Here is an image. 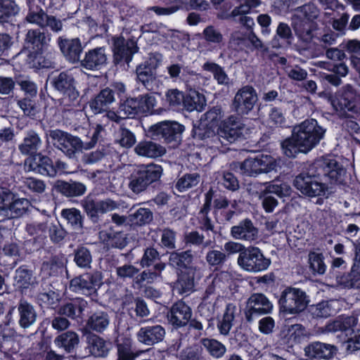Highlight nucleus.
Returning a JSON list of instances; mask_svg holds the SVG:
<instances>
[{
	"instance_id": "obj_1",
	"label": "nucleus",
	"mask_w": 360,
	"mask_h": 360,
	"mask_svg": "<svg viewBox=\"0 0 360 360\" xmlns=\"http://www.w3.org/2000/svg\"><path fill=\"white\" fill-rule=\"evenodd\" d=\"M345 173L338 162L331 158L316 160L307 172L297 175L293 182L295 187L309 198L323 195L327 190L326 183L338 181Z\"/></svg>"
},
{
	"instance_id": "obj_2",
	"label": "nucleus",
	"mask_w": 360,
	"mask_h": 360,
	"mask_svg": "<svg viewBox=\"0 0 360 360\" xmlns=\"http://www.w3.org/2000/svg\"><path fill=\"white\" fill-rule=\"evenodd\" d=\"M325 132L316 120H305L295 125L291 136L281 143L283 153L288 158H294L299 153H308L323 138Z\"/></svg>"
},
{
	"instance_id": "obj_3",
	"label": "nucleus",
	"mask_w": 360,
	"mask_h": 360,
	"mask_svg": "<svg viewBox=\"0 0 360 360\" xmlns=\"http://www.w3.org/2000/svg\"><path fill=\"white\" fill-rule=\"evenodd\" d=\"M320 11L314 4H307L295 10L292 18V26L295 34L303 41H310L314 32L318 29L314 21L319 16Z\"/></svg>"
},
{
	"instance_id": "obj_4",
	"label": "nucleus",
	"mask_w": 360,
	"mask_h": 360,
	"mask_svg": "<svg viewBox=\"0 0 360 360\" xmlns=\"http://www.w3.org/2000/svg\"><path fill=\"white\" fill-rule=\"evenodd\" d=\"M329 101L340 116H347L348 112L360 115V94L351 84L343 86L329 98Z\"/></svg>"
},
{
	"instance_id": "obj_5",
	"label": "nucleus",
	"mask_w": 360,
	"mask_h": 360,
	"mask_svg": "<svg viewBox=\"0 0 360 360\" xmlns=\"http://www.w3.org/2000/svg\"><path fill=\"white\" fill-rule=\"evenodd\" d=\"M49 137L51 139L53 146L70 158H74L77 153L94 147V141L84 142L79 137L60 129L51 130Z\"/></svg>"
},
{
	"instance_id": "obj_6",
	"label": "nucleus",
	"mask_w": 360,
	"mask_h": 360,
	"mask_svg": "<svg viewBox=\"0 0 360 360\" xmlns=\"http://www.w3.org/2000/svg\"><path fill=\"white\" fill-rule=\"evenodd\" d=\"M50 41V37L46 36L44 32L38 30H32L28 31L26 36V42L28 46H31L32 49L35 50L34 53H28L27 51L22 52L19 56H26L27 65L29 68H49L50 63L43 60L41 53H38L39 51L48 44Z\"/></svg>"
},
{
	"instance_id": "obj_7",
	"label": "nucleus",
	"mask_w": 360,
	"mask_h": 360,
	"mask_svg": "<svg viewBox=\"0 0 360 360\" xmlns=\"http://www.w3.org/2000/svg\"><path fill=\"white\" fill-rule=\"evenodd\" d=\"M162 172V169L158 165H141L131 174L129 187L134 193H139L158 180Z\"/></svg>"
},
{
	"instance_id": "obj_8",
	"label": "nucleus",
	"mask_w": 360,
	"mask_h": 360,
	"mask_svg": "<svg viewBox=\"0 0 360 360\" xmlns=\"http://www.w3.org/2000/svg\"><path fill=\"white\" fill-rule=\"evenodd\" d=\"M237 263L246 271L257 273L267 269L271 261L264 256L259 248L249 246L238 255Z\"/></svg>"
},
{
	"instance_id": "obj_9",
	"label": "nucleus",
	"mask_w": 360,
	"mask_h": 360,
	"mask_svg": "<svg viewBox=\"0 0 360 360\" xmlns=\"http://www.w3.org/2000/svg\"><path fill=\"white\" fill-rule=\"evenodd\" d=\"M309 300L306 293L295 288H286L281 295L279 304L281 309L289 314H295L302 311L307 306Z\"/></svg>"
},
{
	"instance_id": "obj_10",
	"label": "nucleus",
	"mask_w": 360,
	"mask_h": 360,
	"mask_svg": "<svg viewBox=\"0 0 360 360\" xmlns=\"http://www.w3.org/2000/svg\"><path fill=\"white\" fill-rule=\"evenodd\" d=\"M248 131L245 124L239 118L231 115L221 122L218 129V137L222 143L224 141L233 143L244 139Z\"/></svg>"
},
{
	"instance_id": "obj_11",
	"label": "nucleus",
	"mask_w": 360,
	"mask_h": 360,
	"mask_svg": "<svg viewBox=\"0 0 360 360\" xmlns=\"http://www.w3.org/2000/svg\"><path fill=\"white\" fill-rule=\"evenodd\" d=\"M239 5L236 6L230 13L221 15V19H231L240 24L248 30H252L255 25L254 20L248 14L251 9L259 6L260 0H238Z\"/></svg>"
},
{
	"instance_id": "obj_12",
	"label": "nucleus",
	"mask_w": 360,
	"mask_h": 360,
	"mask_svg": "<svg viewBox=\"0 0 360 360\" xmlns=\"http://www.w3.org/2000/svg\"><path fill=\"white\" fill-rule=\"evenodd\" d=\"M238 165L240 172L250 176L269 172L276 167V162L272 157L264 155L249 158Z\"/></svg>"
},
{
	"instance_id": "obj_13",
	"label": "nucleus",
	"mask_w": 360,
	"mask_h": 360,
	"mask_svg": "<svg viewBox=\"0 0 360 360\" xmlns=\"http://www.w3.org/2000/svg\"><path fill=\"white\" fill-rule=\"evenodd\" d=\"M184 126L176 122L163 121L152 125L149 133L153 138H162L167 143H179L181 141Z\"/></svg>"
},
{
	"instance_id": "obj_14",
	"label": "nucleus",
	"mask_w": 360,
	"mask_h": 360,
	"mask_svg": "<svg viewBox=\"0 0 360 360\" xmlns=\"http://www.w3.org/2000/svg\"><path fill=\"white\" fill-rule=\"evenodd\" d=\"M256 90L246 85L238 90L233 100L232 106L237 114L248 115L255 107L257 101Z\"/></svg>"
},
{
	"instance_id": "obj_15",
	"label": "nucleus",
	"mask_w": 360,
	"mask_h": 360,
	"mask_svg": "<svg viewBox=\"0 0 360 360\" xmlns=\"http://www.w3.org/2000/svg\"><path fill=\"white\" fill-rule=\"evenodd\" d=\"M101 283V276L98 272L85 274L73 278L70 281V288L76 292L90 295L96 291Z\"/></svg>"
},
{
	"instance_id": "obj_16",
	"label": "nucleus",
	"mask_w": 360,
	"mask_h": 360,
	"mask_svg": "<svg viewBox=\"0 0 360 360\" xmlns=\"http://www.w3.org/2000/svg\"><path fill=\"white\" fill-rule=\"evenodd\" d=\"M273 309L272 303L263 294L252 295L247 302L245 311L246 319L250 322L255 316L269 314Z\"/></svg>"
},
{
	"instance_id": "obj_17",
	"label": "nucleus",
	"mask_w": 360,
	"mask_h": 360,
	"mask_svg": "<svg viewBox=\"0 0 360 360\" xmlns=\"http://www.w3.org/2000/svg\"><path fill=\"white\" fill-rule=\"evenodd\" d=\"M112 51L114 60L119 63L124 60L127 63L131 61L133 55L138 51V47L135 41L130 39L125 41L122 37L112 39Z\"/></svg>"
},
{
	"instance_id": "obj_18",
	"label": "nucleus",
	"mask_w": 360,
	"mask_h": 360,
	"mask_svg": "<svg viewBox=\"0 0 360 360\" xmlns=\"http://www.w3.org/2000/svg\"><path fill=\"white\" fill-rule=\"evenodd\" d=\"M25 167L28 171H32L44 176H55L57 170L52 160L40 153L36 154L25 160Z\"/></svg>"
},
{
	"instance_id": "obj_19",
	"label": "nucleus",
	"mask_w": 360,
	"mask_h": 360,
	"mask_svg": "<svg viewBox=\"0 0 360 360\" xmlns=\"http://www.w3.org/2000/svg\"><path fill=\"white\" fill-rule=\"evenodd\" d=\"M120 205L110 198L96 201L87 197L83 202V207L88 216L91 219H97L99 214H105L113 211L119 207Z\"/></svg>"
},
{
	"instance_id": "obj_20",
	"label": "nucleus",
	"mask_w": 360,
	"mask_h": 360,
	"mask_svg": "<svg viewBox=\"0 0 360 360\" xmlns=\"http://www.w3.org/2000/svg\"><path fill=\"white\" fill-rule=\"evenodd\" d=\"M230 234L236 240L252 242L258 238V229L250 219H245L232 226Z\"/></svg>"
},
{
	"instance_id": "obj_21",
	"label": "nucleus",
	"mask_w": 360,
	"mask_h": 360,
	"mask_svg": "<svg viewBox=\"0 0 360 360\" xmlns=\"http://www.w3.org/2000/svg\"><path fill=\"white\" fill-rule=\"evenodd\" d=\"M337 347L330 344L314 342L304 348L305 356L310 359L329 360L336 354Z\"/></svg>"
},
{
	"instance_id": "obj_22",
	"label": "nucleus",
	"mask_w": 360,
	"mask_h": 360,
	"mask_svg": "<svg viewBox=\"0 0 360 360\" xmlns=\"http://www.w3.org/2000/svg\"><path fill=\"white\" fill-rule=\"evenodd\" d=\"M198 271L195 266H188L182 270L174 285V290L179 294L188 295L192 292L194 289L195 276Z\"/></svg>"
},
{
	"instance_id": "obj_23",
	"label": "nucleus",
	"mask_w": 360,
	"mask_h": 360,
	"mask_svg": "<svg viewBox=\"0 0 360 360\" xmlns=\"http://www.w3.org/2000/svg\"><path fill=\"white\" fill-rule=\"evenodd\" d=\"M53 86L71 101H76L79 97V92L75 86V79L68 72H61L56 77L53 79Z\"/></svg>"
},
{
	"instance_id": "obj_24",
	"label": "nucleus",
	"mask_w": 360,
	"mask_h": 360,
	"mask_svg": "<svg viewBox=\"0 0 360 360\" xmlns=\"http://www.w3.org/2000/svg\"><path fill=\"white\" fill-rule=\"evenodd\" d=\"M165 335V330L160 325L141 327L136 336L138 340L146 345H153L161 342Z\"/></svg>"
},
{
	"instance_id": "obj_25",
	"label": "nucleus",
	"mask_w": 360,
	"mask_h": 360,
	"mask_svg": "<svg viewBox=\"0 0 360 360\" xmlns=\"http://www.w3.org/2000/svg\"><path fill=\"white\" fill-rule=\"evenodd\" d=\"M192 315L191 308L183 302L174 304L168 314L169 323L175 327L186 326L190 321Z\"/></svg>"
},
{
	"instance_id": "obj_26",
	"label": "nucleus",
	"mask_w": 360,
	"mask_h": 360,
	"mask_svg": "<svg viewBox=\"0 0 360 360\" xmlns=\"http://www.w3.org/2000/svg\"><path fill=\"white\" fill-rule=\"evenodd\" d=\"M137 79L148 91H156L160 86V81L156 77L155 70L147 63L139 65L136 69Z\"/></svg>"
},
{
	"instance_id": "obj_27",
	"label": "nucleus",
	"mask_w": 360,
	"mask_h": 360,
	"mask_svg": "<svg viewBox=\"0 0 360 360\" xmlns=\"http://www.w3.org/2000/svg\"><path fill=\"white\" fill-rule=\"evenodd\" d=\"M107 54L104 47H97L86 53L82 65L87 70H100L107 63Z\"/></svg>"
},
{
	"instance_id": "obj_28",
	"label": "nucleus",
	"mask_w": 360,
	"mask_h": 360,
	"mask_svg": "<svg viewBox=\"0 0 360 360\" xmlns=\"http://www.w3.org/2000/svg\"><path fill=\"white\" fill-rule=\"evenodd\" d=\"M336 284L341 288H360V262H354L349 273L336 276Z\"/></svg>"
},
{
	"instance_id": "obj_29",
	"label": "nucleus",
	"mask_w": 360,
	"mask_h": 360,
	"mask_svg": "<svg viewBox=\"0 0 360 360\" xmlns=\"http://www.w3.org/2000/svg\"><path fill=\"white\" fill-rule=\"evenodd\" d=\"M42 145L39 134L30 129L25 132L22 142L18 145V150L22 155H32L37 152Z\"/></svg>"
},
{
	"instance_id": "obj_30",
	"label": "nucleus",
	"mask_w": 360,
	"mask_h": 360,
	"mask_svg": "<svg viewBox=\"0 0 360 360\" xmlns=\"http://www.w3.org/2000/svg\"><path fill=\"white\" fill-rule=\"evenodd\" d=\"M115 101L114 92L110 88L101 90L94 98L89 102L91 110L95 114L101 113Z\"/></svg>"
},
{
	"instance_id": "obj_31",
	"label": "nucleus",
	"mask_w": 360,
	"mask_h": 360,
	"mask_svg": "<svg viewBox=\"0 0 360 360\" xmlns=\"http://www.w3.org/2000/svg\"><path fill=\"white\" fill-rule=\"evenodd\" d=\"M58 45L65 57L70 62L79 60L82 51L81 42L79 39H62L59 38Z\"/></svg>"
},
{
	"instance_id": "obj_32",
	"label": "nucleus",
	"mask_w": 360,
	"mask_h": 360,
	"mask_svg": "<svg viewBox=\"0 0 360 360\" xmlns=\"http://www.w3.org/2000/svg\"><path fill=\"white\" fill-rule=\"evenodd\" d=\"M135 153L143 157L156 158L162 156L166 149L161 145L151 141H141L134 148Z\"/></svg>"
},
{
	"instance_id": "obj_33",
	"label": "nucleus",
	"mask_w": 360,
	"mask_h": 360,
	"mask_svg": "<svg viewBox=\"0 0 360 360\" xmlns=\"http://www.w3.org/2000/svg\"><path fill=\"white\" fill-rule=\"evenodd\" d=\"M19 325L27 328L33 325L37 320V311L34 307L25 300H21L18 306Z\"/></svg>"
},
{
	"instance_id": "obj_34",
	"label": "nucleus",
	"mask_w": 360,
	"mask_h": 360,
	"mask_svg": "<svg viewBox=\"0 0 360 360\" xmlns=\"http://www.w3.org/2000/svg\"><path fill=\"white\" fill-rule=\"evenodd\" d=\"M30 202L25 198H13L10 203L1 211V215L7 218H17L26 212Z\"/></svg>"
},
{
	"instance_id": "obj_35",
	"label": "nucleus",
	"mask_w": 360,
	"mask_h": 360,
	"mask_svg": "<svg viewBox=\"0 0 360 360\" xmlns=\"http://www.w3.org/2000/svg\"><path fill=\"white\" fill-rule=\"evenodd\" d=\"M237 313V307L232 303L226 304L222 316L217 321V328L220 334L227 335L232 328L235 316Z\"/></svg>"
},
{
	"instance_id": "obj_36",
	"label": "nucleus",
	"mask_w": 360,
	"mask_h": 360,
	"mask_svg": "<svg viewBox=\"0 0 360 360\" xmlns=\"http://www.w3.org/2000/svg\"><path fill=\"white\" fill-rule=\"evenodd\" d=\"M293 39L290 27L285 22H280L276 30V35L271 40L273 48H281L284 45H290Z\"/></svg>"
},
{
	"instance_id": "obj_37",
	"label": "nucleus",
	"mask_w": 360,
	"mask_h": 360,
	"mask_svg": "<svg viewBox=\"0 0 360 360\" xmlns=\"http://www.w3.org/2000/svg\"><path fill=\"white\" fill-rule=\"evenodd\" d=\"M55 187L58 192L67 197L79 196L86 191V186L83 184L76 181H58Z\"/></svg>"
},
{
	"instance_id": "obj_38",
	"label": "nucleus",
	"mask_w": 360,
	"mask_h": 360,
	"mask_svg": "<svg viewBox=\"0 0 360 360\" xmlns=\"http://www.w3.org/2000/svg\"><path fill=\"white\" fill-rule=\"evenodd\" d=\"M110 322V317L106 312L96 311L89 317L86 326L91 330L102 333L108 328Z\"/></svg>"
},
{
	"instance_id": "obj_39",
	"label": "nucleus",
	"mask_w": 360,
	"mask_h": 360,
	"mask_svg": "<svg viewBox=\"0 0 360 360\" xmlns=\"http://www.w3.org/2000/svg\"><path fill=\"white\" fill-rule=\"evenodd\" d=\"M206 105V99L203 94L195 90H191L184 96V106L188 111H202Z\"/></svg>"
},
{
	"instance_id": "obj_40",
	"label": "nucleus",
	"mask_w": 360,
	"mask_h": 360,
	"mask_svg": "<svg viewBox=\"0 0 360 360\" xmlns=\"http://www.w3.org/2000/svg\"><path fill=\"white\" fill-rule=\"evenodd\" d=\"M89 350L91 354L96 357H105L110 349V343L97 335L89 338Z\"/></svg>"
},
{
	"instance_id": "obj_41",
	"label": "nucleus",
	"mask_w": 360,
	"mask_h": 360,
	"mask_svg": "<svg viewBox=\"0 0 360 360\" xmlns=\"http://www.w3.org/2000/svg\"><path fill=\"white\" fill-rule=\"evenodd\" d=\"M357 323V319L354 316H346L338 319L326 326V331L335 333L338 331H347L352 329Z\"/></svg>"
},
{
	"instance_id": "obj_42",
	"label": "nucleus",
	"mask_w": 360,
	"mask_h": 360,
	"mask_svg": "<svg viewBox=\"0 0 360 360\" xmlns=\"http://www.w3.org/2000/svg\"><path fill=\"white\" fill-rule=\"evenodd\" d=\"M79 342L78 335L72 331L62 333L54 340V343L58 347L63 348L68 352H72Z\"/></svg>"
},
{
	"instance_id": "obj_43",
	"label": "nucleus",
	"mask_w": 360,
	"mask_h": 360,
	"mask_svg": "<svg viewBox=\"0 0 360 360\" xmlns=\"http://www.w3.org/2000/svg\"><path fill=\"white\" fill-rule=\"evenodd\" d=\"M337 300L321 302L311 308V313L316 318H326L337 312Z\"/></svg>"
},
{
	"instance_id": "obj_44",
	"label": "nucleus",
	"mask_w": 360,
	"mask_h": 360,
	"mask_svg": "<svg viewBox=\"0 0 360 360\" xmlns=\"http://www.w3.org/2000/svg\"><path fill=\"white\" fill-rule=\"evenodd\" d=\"M212 195V191H210L206 193L205 202L204 203L203 207L201 209L199 213L200 228L203 231H214V224L210 218L207 216L211 205Z\"/></svg>"
},
{
	"instance_id": "obj_45",
	"label": "nucleus",
	"mask_w": 360,
	"mask_h": 360,
	"mask_svg": "<svg viewBox=\"0 0 360 360\" xmlns=\"http://www.w3.org/2000/svg\"><path fill=\"white\" fill-rule=\"evenodd\" d=\"M201 343L207 352L214 358H221L226 352V346L217 340L203 338L201 340Z\"/></svg>"
},
{
	"instance_id": "obj_46",
	"label": "nucleus",
	"mask_w": 360,
	"mask_h": 360,
	"mask_svg": "<svg viewBox=\"0 0 360 360\" xmlns=\"http://www.w3.org/2000/svg\"><path fill=\"white\" fill-rule=\"evenodd\" d=\"M86 302L84 300H77L61 306L58 310L60 315H65L71 319L79 316L86 307Z\"/></svg>"
},
{
	"instance_id": "obj_47",
	"label": "nucleus",
	"mask_w": 360,
	"mask_h": 360,
	"mask_svg": "<svg viewBox=\"0 0 360 360\" xmlns=\"http://www.w3.org/2000/svg\"><path fill=\"white\" fill-rule=\"evenodd\" d=\"M193 259L191 251H184L181 252H173L169 255V264L178 269H184L187 267Z\"/></svg>"
},
{
	"instance_id": "obj_48",
	"label": "nucleus",
	"mask_w": 360,
	"mask_h": 360,
	"mask_svg": "<svg viewBox=\"0 0 360 360\" xmlns=\"http://www.w3.org/2000/svg\"><path fill=\"white\" fill-rule=\"evenodd\" d=\"M307 335L305 328L300 324H294L288 327L285 338L291 345L301 342Z\"/></svg>"
},
{
	"instance_id": "obj_49",
	"label": "nucleus",
	"mask_w": 360,
	"mask_h": 360,
	"mask_svg": "<svg viewBox=\"0 0 360 360\" xmlns=\"http://www.w3.org/2000/svg\"><path fill=\"white\" fill-rule=\"evenodd\" d=\"M152 219L153 214L148 208L141 207L128 216V221L131 225L142 226L148 224Z\"/></svg>"
},
{
	"instance_id": "obj_50",
	"label": "nucleus",
	"mask_w": 360,
	"mask_h": 360,
	"mask_svg": "<svg viewBox=\"0 0 360 360\" xmlns=\"http://www.w3.org/2000/svg\"><path fill=\"white\" fill-rule=\"evenodd\" d=\"M99 238L108 245L122 248L126 245V241L121 233H112L108 231H101Z\"/></svg>"
},
{
	"instance_id": "obj_51",
	"label": "nucleus",
	"mask_w": 360,
	"mask_h": 360,
	"mask_svg": "<svg viewBox=\"0 0 360 360\" xmlns=\"http://www.w3.org/2000/svg\"><path fill=\"white\" fill-rule=\"evenodd\" d=\"M19 8L12 0H0V23L7 22L18 14Z\"/></svg>"
},
{
	"instance_id": "obj_52",
	"label": "nucleus",
	"mask_w": 360,
	"mask_h": 360,
	"mask_svg": "<svg viewBox=\"0 0 360 360\" xmlns=\"http://www.w3.org/2000/svg\"><path fill=\"white\" fill-rule=\"evenodd\" d=\"M185 240L187 244H191L195 246L202 245L203 248H213L215 244L214 238L205 240V236L196 231L186 233Z\"/></svg>"
},
{
	"instance_id": "obj_53",
	"label": "nucleus",
	"mask_w": 360,
	"mask_h": 360,
	"mask_svg": "<svg viewBox=\"0 0 360 360\" xmlns=\"http://www.w3.org/2000/svg\"><path fill=\"white\" fill-rule=\"evenodd\" d=\"M264 191L266 193H274L281 198H283L291 195L292 188L285 182L274 181L266 186Z\"/></svg>"
},
{
	"instance_id": "obj_54",
	"label": "nucleus",
	"mask_w": 360,
	"mask_h": 360,
	"mask_svg": "<svg viewBox=\"0 0 360 360\" xmlns=\"http://www.w3.org/2000/svg\"><path fill=\"white\" fill-rule=\"evenodd\" d=\"M64 265L63 257H53L43 263L41 271L46 275L54 276L63 269Z\"/></svg>"
},
{
	"instance_id": "obj_55",
	"label": "nucleus",
	"mask_w": 360,
	"mask_h": 360,
	"mask_svg": "<svg viewBox=\"0 0 360 360\" xmlns=\"http://www.w3.org/2000/svg\"><path fill=\"white\" fill-rule=\"evenodd\" d=\"M203 70L209 71L213 74L214 78L219 84H228L229 78L223 68L214 63H205L202 66Z\"/></svg>"
},
{
	"instance_id": "obj_56",
	"label": "nucleus",
	"mask_w": 360,
	"mask_h": 360,
	"mask_svg": "<svg viewBox=\"0 0 360 360\" xmlns=\"http://www.w3.org/2000/svg\"><path fill=\"white\" fill-rule=\"evenodd\" d=\"M119 109L122 115L126 117H134L141 113L139 103L136 98H127L124 103H121Z\"/></svg>"
},
{
	"instance_id": "obj_57",
	"label": "nucleus",
	"mask_w": 360,
	"mask_h": 360,
	"mask_svg": "<svg viewBox=\"0 0 360 360\" xmlns=\"http://www.w3.org/2000/svg\"><path fill=\"white\" fill-rule=\"evenodd\" d=\"M34 283L30 271L20 267L15 271V285L20 289L27 288Z\"/></svg>"
},
{
	"instance_id": "obj_58",
	"label": "nucleus",
	"mask_w": 360,
	"mask_h": 360,
	"mask_svg": "<svg viewBox=\"0 0 360 360\" xmlns=\"http://www.w3.org/2000/svg\"><path fill=\"white\" fill-rule=\"evenodd\" d=\"M117 348V360H134L140 354L144 352V351H140L137 353L133 352L131 349V345L129 341L118 344Z\"/></svg>"
},
{
	"instance_id": "obj_59",
	"label": "nucleus",
	"mask_w": 360,
	"mask_h": 360,
	"mask_svg": "<svg viewBox=\"0 0 360 360\" xmlns=\"http://www.w3.org/2000/svg\"><path fill=\"white\" fill-rule=\"evenodd\" d=\"M200 178V175L197 173L185 174L178 180L176 187L182 192L198 185Z\"/></svg>"
},
{
	"instance_id": "obj_60",
	"label": "nucleus",
	"mask_w": 360,
	"mask_h": 360,
	"mask_svg": "<svg viewBox=\"0 0 360 360\" xmlns=\"http://www.w3.org/2000/svg\"><path fill=\"white\" fill-rule=\"evenodd\" d=\"M116 141L122 147L131 148L136 142V137L129 129L120 127L116 134Z\"/></svg>"
},
{
	"instance_id": "obj_61",
	"label": "nucleus",
	"mask_w": 360,
	"mask_h": 360,
	"mask_svg": "<svg viewBox=\"0 0 360 360\" xmlns=\"http://www.w3.org/2000/svg\"><path fill=\"white\" fill-rule=\"evenodd\" d=\"M75 262L79 267H89L92 262V257L90 251L84 247L79 248L75 254Z\"/></svg>"
},
{
	"instance_id": "obj_62",
	"label": "nucleus",
	"mask_w": 360,
	"mask_h": 360,
	"mask_svg": "<svg viewBox=\"0 0 360 360\" xmlns=\"http://www.w3.org/2000/svg\"><path fill=\"white\" fill-rule=\"evenodd\" d=\"M309 261L311 269L319 274H323L326 270V266L323 260V255L319 253L311 252L309 255Z\"/></svg>"
},
{
	"instance_id": "obj_63",
	"label": "nucleus",
	"mask_w": 360,
	"mask_h": 360,
	"mask_svg": "<svg viewBox=\"0 0 360 360\" xmlns=\"http://www.w3.org/2000/svg\"><path fill=\"white\" fill-rule=\"evenodd\" d=\"M206 262L212 266L222 265L226 260V255L220 250H210L205 256Z\"/></svg>"
},
{
	"instance_id": "obj_64",
	"label": "nucleus",
	"mask_w": 360,
	"mask_h": 360,
	"mask_svg": "<svg viewBox=\"0 0 360 360\" xmlns=\"http://www.w3.org/2000/svg\"><path fill=\"white\" fill-rule=\"evenodd\" d=\"M271 127H282L285 124V117L282 110L276 107L271 108L268 118Z\"/></svg>"
}]
</instances>
